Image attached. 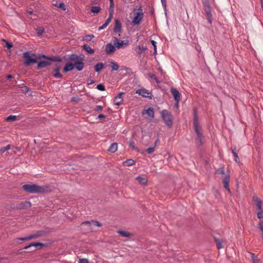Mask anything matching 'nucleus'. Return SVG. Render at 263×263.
<instances>
[{
    "instance_id": "7",
    "label": "nucleus",
    "mask_w": 263,
    "mask_h": 263,
    "mask_svg": "<svg viewBox=\"0 0 263 263\" xmlns=\"http://www.w3.org/2000/svg\"><path fill=\"white\" fill-rule=\"evenodd\" d=\"M114 40V44L115 46V47L120 49L122 48H125L128 45V42H124L123 41H120L116 37H113Z\"/></svg>"
},
{
    "instance_id": "48",
    "label": "nucleus",
    "mask_w": 263,
    "mask_h": 263,
    "mask_svg": "<svg viewBox=\"0 0 263 263\" xmlns=\"http://www.w3.org/2000/svg\"><path fill=\"white\" fill-rule=\"evenodd\" d=\"M21 88L22 89V91L25 93H26L27 92L29 91V88L26 86H24Z\"/></svg>"
},
{
    "instance_id": "10",
    "label": "nucleus",
    "mask_w": 263,
    "mask_h": 263,
    "mask_svg": "<svg viewBox=\"0 0 263 263\" xmlns=\"http://www.w3.org/2000/svg\"><path fill=\"white\" fill-rule=\"evenodd\" d=\"M171 92L174 97L175 102L177 104H178L180 100L181 94L176 88L173 87L171 88Z\"/></svg>"
},
{
    "instance_id": "20",
    "label": "nucleus",
    "mask_w": 263,
    "mask_h": 263,
    "mask_svg": "<svg viewBox=\"0 0 263 263\" xmlns=\"http://www.w3.org/2000/svg\"><path fill=\"white\" fill-rule=\"evenodd\" d=\"M253 199L256 202L257 210H261V209H262V200L257 197H254Z\"/></svg>"
},
{
    "instance_id": "11",
    "label": "nucleus",
    "mask_w": 263,
    "mask_h": 263,
    "mask_svg": "<svg viewBox=\"0 0 263 263\" xmlns=\"http://www.w3.org/2000/svg\"><path fill=\"white\" fill-rule=\"evenodd\" d=\"M61 66L59 64H55V67L52 72V76L55 78H62L63 76L59 72Z\"/></svg>"
},
{
    "instance_id": "23",
    "label": "nucleus",
    "mask_w": 263,
    "mask_h": 263,
    "mask_svg": "<svg viewBox=\"0 0 263 263\" xmlns=\"http://www.w3.org/2000/svg\"><path fill=\"white\" fill-rule=\"evenodd\" d=\"M83 49L90 54H92L94 53L95 51L92 49L90 46L87 44H85L83 46Z\"/></svg>"
},
{
    "instance_id": "32",
    "label": "nucleus",
    "mask_w": 263,
    "mask_h": 263,
    "mask_svg": "<svg viewBox=\"0 0 263 263\" xmlns=\"http://www.w3.org/2000/svg\"><path fill=\"white\" fill-rule=\"evenodd\" d=\"M214 239H215V242H216V246L218 249H220L223 248V247L222 246V240H221L219 238H214Z\"/></svg>"
},
{
    "instance_id": "53",
    "label": "nucleus",
    "mask_w": 263,
    "mask_h": 263,
    "mask_svg": "<svg viewBox=\"0 0 263 263\" xmlns=\"http://www.w3.org/2000/svg\"><path fill=\"white\" fill-rule=\"evenodd\" d=\"M102 109H103V107L102 106L98 105V106H97L96 107V108L94 109V110L96 111H99L102 110Z\"/></svg>"
},
{
    "instance_id": "27",
    "label": "nucleus",
    "mask_w": 263,
    "mask_h": 263,
    "mask_svg": "<svg viewBox=\"0 0 263 263\" xmlns=\"http://www.w3.org/2000/svg\"><path fill=\"white\" fill-rule=\"evenodd\" d=\"M110 63L112 71L117 70L118 69L119 66L117 62L111 61L110 62Z\"/></svg>"
},
{
    "instance_id": "54",
    "label": "nucleus",
    "mask_w": 263,
    "mask_h": 263,
    "mask_svg": "<svg viewBox=\"0 0 263 263\" xmlns=\"http://www.w3.org/2000/svg\"><path fill=\"white\" fill-rule=\"evenodd\" d=\"M93 37H94V35H86L85 36V40L86 41H90L91 39L93 38Z\"/></svg>"
},
{
    "instance_id": "17",
    "label": "nucleus",
    "mask_w": 263,
    "mask_h": 263,
    "mask_svg": "<svg viewBox=\"0 0 263 263\" xmlns=\"http://www.w3.org/2000/svg\"><path fill=\"white\" fill-rule=\"evenodd\" d=\"M124 93L123 92H120L114 99V103L115 105L120 106L123 102V99L122 95Z\"/></svg>"
},
{
    "instance_id": "16",
    "label": "nucleus",
    "mask_w": 263,
    "mask_h": 263,
    "mask_svg": "<svg viewBox=\"0 0 263 263\" xmlns=\"http://www.w3.org/2000/svg\"><path fill=\"white\" fill-rule=\"evenodd\" d=\"M147 49V48L146 46H144L138 45L136 47L135 50L136 51L137 55L140 58L142 57V53Z\"/></svg>"
},
{
    "instance_id": "21",
    "label": "nucleus",
    "mask_w": 263,
    "mask_h": 263,
    "mask_svg": "<svg viewBox=\"0 0 263 263\" xmlns=\"http://www.w3.org/2000/svg\"><path fill=\"white\" fill-rule=\"evenodd\" d=\"M118 150V144L117 143H112L109 146L108 151L112 153H114Z\"/></svg>"
},
{
    "instance_id": "4",
    "label": "nucleus",
    "mask_w": 263,
    "mask_h": 263,
    "mask_svg": "<svg viewBox=\"0 0 263 263\" xmlns=\"http://www.w3.org/2000/svg\"><path fill=\"white\" fill-rule=\"evenodd\" d=\"M161 117L165 125L171 128L173 126L172 116L167 110H163L161 112Z\"/></svg>"
},
{
    "instance_id": "61",
    "label": "nucleus",
    "mask_w": 263,
    "mask_h": 263,
    "mask_svg": "<svg viewBox=\"0 0 263 263\" xmlns=\"http://www.w3.org/2000/svg\"><path fill=\"white\" fill-rule=\"evenodd\" d=\"M17 239L20 240H22V241L28 240L27 236L25 237L18 238Z\"/></svg>"
},
{
    "instance_id": "8",
    "label": "nucleus",
    "mask_w": 263,
    "mask_h": 263,
    "mask_svg": "<svg viewBox=\"0 0 263 263\" xmlns=\"http://www.w3.org/2000/svg\"><path fill=\"white\" fill-rule=\"evenodd\" d=\"M136 93L143 97L152 99V93L145 88L139 89L136 90Z\"/></svg>"
},
{
    "instance_id": "56",
    "label": "nucleus",
    "mask_w": 263,
    "mask_h": 263,
    "mask_svg": "<svg viewBox=\"0 0 263 263\" xmlns=\"http://www.w3.org/2000/svg\"><path fill=\"white\" fill-rule=\"evenodd\" d=\"M27 240H31L32 239H34L35 238L33 234L27 236Z\"/></svg>"
},
{
    "instance_id": "22",
    "label": "nucleus",
    "mask_w": 263,
    "mask_h": 263,
    "mask_svg": "<svg viewBox=\"0 0 263 263\" xmlns=\"http://www.w3.org/2000/svg\"><path fill=\"white\" fill-rule=\"evenodd\" d=\"M104 67V64L102 63H98L95 66V71L96 72L100 71Z\"/></svg>"
},
{
    "instance_id": "41",
    "label": "nucleus",
    "mask_w": 263,
    "mask_h": 263,
    "mask_svg": "<svg viewBox=\"0 0 263 263\" xmlns=\"http://www.w3.org/2000/svg\"><path fill=\"white\" fill-rule=\"evenodd\" d=\"M257 217L259 219L263 218V210L261 209V210H257Z\"/></svg>"
},
{
    "instance_id": "15",
    "label": "nucleus",
    "mask_w": 263,
    "mask_h": 263,
    "mask_svg": "<svg viewBox=\"0 0 263 263\" xmlns=\"http://www.w3.org/2000/svg\"><path fill=\"white\" fill-rule=\"evenodd\" d=\"M105 51L107 54L113 53L116 51L115 46L111 43H108L105 46Z\"/></svg>"
},
{
    "instance_id": "26",
    "label": "nucleus",
    "mask_w": 263,
    "mask_h": 263,
    "mask_svg": "<svg viewBox=\"0 0 263 263\" xmlns=\"http://www.w3.org/2000/svg\"><path fill=\"white\" fill-rule=\"evenodd\" d=\"M232 149V153L233 154V156L235 158V160L236 162H239L238 156L237 154V151L236 148V147L231 148Z\"/></svg>"
},
{
    "instance_id": "60",
    "label": "nucleus",
    "mask_w": 263,
    "mask_h": 263,
    "mask_svg": "<svg viewBox=\"0 0 263 263\" xmlns=\"http://www.w3.org/2000/svg\"><path fill=\"white\" fill-rule=\"evenodd\" d=\"M105 118V116L103 114H100L98 116V118L99 119H101Z\"/></svg>"
},
{
    "instance_id": "19",
    "label": "nucleus",
    "mask_w": 263,
    "mask_h": 263,
    "mask_svg": "<svg viewBox=\"0 0 263 263\" xmlns=\"http://www.w3.org/2000/svg\"><path fill=\"white\" fill-rule=\"evenodd\" d=\"M50 65H51V63L50 61H48V60H47L46 61H41L38 63L36 69H40Z\"/></svg>"
},
{
    "instance_id": "5",
    "label": "nucleus",
    "mask_w": 263,
    "mask_h": 263,
    "mask_svg": "<svg viewBox=\"0 0 263 263\" xmlns=\"http://www.w3.org/2000/svg\"><path fill=\"white\" fill-rule=\"evenodd\" d=\"M24 58L26 61L24 63L25 65L28 66L31 64L36 63L37 62V59L35 54H32L31 56L29 52H26L24 53Z\"/></svg>"
},
{
    "instance_id": "52",
    "label": "nucleus",
    "mask_w": 263,
    "mask_h": 263,
    "mask_svg": "<svg viewBox=\"0 0 263 263\" xmlns=\"http://www.w3.org/2000/svg\"><path fill=\"white\" fill-rule=\"evenodd\" d=\"M9 149H10V145H8L2 148L1 151L3 152H5V151L9 150Z\"/></svg>"
},
{
    "instance_id": "44",
    "label": "nucleus",
    "mask_w": 263,
    "mask_h": 263,
    "mask_svg": "<svg viewBox=\"0 0 263 263\" xmlns=\"http://www.w3.org/2000/svg\"><path fill=\"white\" fill-rule=\"evenodd\" d=\"M3 41L6 42L5 46L8 48V49H10L13 46V44L11 42H9L5 40H3Z\"/></svg>"
},
{
    "instance_id": "12",
    "label": "nucleus",
    "mask_w": 263,
    "mask_h": 263,
    "mask_svg": "<svg viewBox=\"0 0 263 263\" xmlns=\"http://www.w3.org/2000/svg\"><path fill=\"white\" fill-rule=\"evenodd\" d=\"M114 32L115 33H120L122 32V24L119 20H115V26L113 29Z\"/></svg>"
},
{
    "instance_id": "18",
    "label": "nucleus",
    "mask_w": 263,
    "mask_h": 263,
    "mask_svg": "<svg viewBox=\"0 0 263 263\" xmlns=\"http://www.w3.org/2000/svg\"><path fill=\"white\" fill-rule=\"evenodd\" d=\"M142 115H147V117H151V119H153L154 118V108L152 107H149L147 109H144L142 112Z\"/></svg>"
},
{
    "instance_id": "42",
    "label": "nucleus",
    "mask_w": 263,
    "mask_h": 263,
    "mask_svg": "<svg viewBox=\"0 0 263 263\" xmlns=\"http://www.w3.org/2000/svg\"><path fill=\"white\" fill-rule=\"evenodd\" d=\"M109 16L107 18V20H106L105 23L108 26V24L110 23L111 19H112V15H113V13H109Z\"/></svg>"
},
{
    "instance_id": "29",
    "label": "nucleus",
    "mask_w": 263,
    "mask_h": 263,
    "mask_svg": "<svg viewBox=\"0 0 263 263\" xmlns=\"http://www.w3.org/2000/svg\"><path fill=\"white\" fill-rule=\"evenodd\" d=\"M118 233L122 236L125 237H129L130 236V233L127 231L119 230L118 231Z\"/></svg>"
},
{
    "instance_id": "35",
    "label": "nucleus",
    "mask_w": 263,
    "mask_h": 263,
    "mask_svg": "<svg viewBox=\"0 0 263 263\" xmlns=\"http://www.w3.org/2000/svg\"><path fill=\"white\" fill-rule=\"evenodd\" d=\"M45 244L43 243L39 242H31L30 243V246L31 247H37L40 246V247H42L44 246Z\"/></svg>"
},
{
    "instance_id": "38",
    "label": "nucleus",
    "mask_w": 263,
    "mask_h": 263,
    "mask_svg": "<svg viewBox=\"0 0 263 263\" xmlns=\"http://www.w3.org/2000/svg\"><path fill=\"white\" fill-rule=\"evenodd\" d=\"M161 2L162 3V6L164 8V10L165 12V14L167 15V9H166V0H161Z\"/></svg>"
},
{
    "instance_id": "3",
    "label": "nucleus",
    "mask_w": 263,
    "mask_h": 263,
    "mask_svg": "<svg viewBox=\"0 0 263 263\" xmlns=\"http://www.w3.org/2000/svg\"><path fill=\"white\" fill-rule=\"evenodd\" d=\"M22 188L25 191L29 193H40L45 191L43 186H39L35 184H24L22 186Z\"/></svg>"
},
{
    "instance_id": "24",
    "label": "nucleus",
    "mask_w": 263,
    "mask_h": 263,
    "mask_svg": "<svg viewBox=\"0 0 263 263\" xmlns=\"http://www.w3.org/2000/svg\"><path fill=\"white\" fill-rule=\"evenodd\" d=\"M136 179L138 180L141 184L142 185H145L147 183V179L145 178H142L141 176L137 177Z\"/></svg>"
},
{
    "instance_id": "62",
    "label": "nucleus",
    "mask_w": 263,
    "mask_h": 263,
    "mask_svg": "<svg viewBox=\"0 0 263 263\" xmlns=\"http://www.w3.org/2000/svg\"><path fill=\"white\" fill-rule=\"evenodd\" d=\"M159 138H158L156 140V141L155 142L153 147H155V148H156V146H157V145L158 143H159Z\"/></svg>"
},
{
    "instance_id": "25",
    "label": "nucleus",
    "mask_w": 263,
    "mask_h": 263,
    "mask_svg": "<svg viewBox=\"0 0 263 263\" xmlns=\"http://www.w3.org/2000/svg\"><path fill=\"white\" fill-rule=\"evenodd\" d=\"M205 11L206 14L208 21L210 24H211L212 22V17L211 13V9H208V10H205Z\"/></svg>"
},
{
    "instance_id": "30",
    "label": "nucleus",
    "mask_w": 263,
    "mask_h": 263,
    "mask_svg": "<svg viewBox=\"0 0 263 263\" xmlns=\"http://www.w3.org/2000/svg\"><path fill=\"white\" fill-rule=\"evenodd\" d=\"M135 163V161L132 159H127L123 162V164L126 166H132Z\"/></svg>"
},
{
    "instance_id": "64",
    "label": "nucleus",
    "mask_w": 263,
    "mask_h": 263,
    "mask_svg": "<svg viewBox=\"0 0 263 263\" xmlns=\"http://www.w3.org/2000/svg\"><path fill=\"white\" fill-rule=\"evenodd\" d=\"M78 97H73L71 98V101L72 102L76 101L78 100Z\"/></svg>"
},
{
    "instance_id": "34",
    "label": "nucleus",
    "mask_w": 263,
    "mask_h": 263,
    "mask_svg": "<svg viewBox=\"0 0 263 263\" xmlns=\"http://www.w3.org/2000/svg\"><path fill=\"white\" fill-rule=\"evenodd\" d=\"M101 11V8L99 6H92L91 8V12L93 13H98Z\"/></svg>"
},
{
    "instance_id": "28",
    "label": "nucleus",
    "mask_w": 263,
    "mask_h": 263,
    "mask_svg": "<svg viewBox=\"0 0 263 263\" xmlns=\"http://www.w3.org/2000/svg\"><path fill=\"white\" fill-rule=\"evenodd\" d=\"M46 234V232L44 231H38L33 234L35 238H37Z\"/></svg>"
},
{
    "instance_id": "49",
    "label": "nucleus",
    "mask_w": 263,
    "mask_h": 263,
    "mask_svg": "<svg viewBox=\"0 0 263 263\" xmlns=\"http://www.w3.org/2000/svg\"><path fill=\"white\" fill-rule=\"evenodd\" d=\"M129 146L130 147L132 148L133 149H137V148L136 147L135 145V143L133 141L131 140L129 141Z\"/></svg>"
},
{
    "instance_id": "57",
    "label": "nucleus",
    "mask_w": 263,
    "mask_h": 263,
    "mask_svg": "<svg viewBox=\"0 0 263 263\" xmlns=\"http://www.w3.org/2000/svg\"><path fill=\"white\" fill-rule=\"evenodd\" d=\"M151 43H152V44L154 46V48H157V46H156V44L157 43H156V42L155 41L151 40Z\"/></svg>"
},
{
    "instance_id": "14",
    "label": "nucleus",
    "mask_w": 263,
    "mask_h": 263,
    "mask_svg": "<svg viewBox=\"0 0 263 263\" xmlns=\"http://www.w3.org/2000/svg\"><path fill=\"white\" fill-rule=\"evenodd\" d=\"M31 203L29 201L21 202L18 203L16 206L17 209H27L31 207Z\"/></svg>"
},
{
    "instance_id": "40",
    "label": "nucleus",
    "mask_w": 263,
    "mask_h": 263,
    "mask_svg": "<svg viewBox=\"0 0 263 263\" xmlns=\"http://www.w3.org/2000/svg\"><path fill=\"white\" fill-rule=\"evenodd\" d=\"M202 4H203L204 10H208V9H210V5L209 1L203 3Z\"/></svg>"
},
{
    "instance_id": "50",
    "label": "nucleus",
    "mask_w": 263,
    "mask_h": 263,
    "mask_svg": "<svg viewBox=\"0 0 263 263\" xmlns=\"http://www.w3.org/2000/svg\"><path fill=\"white\" fill-rule=\"evenodd\" d=\"M82 225H87L89 227H90L91 225H92V220L91 221H83L82 223H81Z\"/></svg>"
},
{
    "instance_id": "2",
    "label": "nucleus",
    "mask_w": 263,
    "mask_h": 263,
    "mask_svg": "<svg viewBox=\"0 0 263 263\" xmlns=\"http://www.w3.org/2000/svg\"><path fill=\"white\" fill-rule=\"evenodd\" d=\"M193 116V126L196 134L195 141L197 146L200 147L205 143V140L204 136L202 133L201 127L198 122L197 112L195 109H194Z\"/></svg>"
},
{
    "instance_id": "63",
    "label": "nucleus",
    "mask_w": 263,
    "mask_h": 263,
    "mask_svg": "<svg viewBox=\"0 0 263 263\" xmlns=\"http://www.w3.org/2000/svg\"><path fill=\"white\" fill-rule=\"evenodd\" d=\"M253 263H259V260L254 257L252 258Z\"/></svg>"
},
{
    "instance_id": "1",
    "label": "nucleus",
    "mask_w": 263,
    "mask_h": 263,
    "mask_svg": "<svg viewBox=\"0 0 263 263\" xmlns=\"http://www.w3.org/2000/svg\"><path fill=\"white\" fill-rule=\"evenodd\" d=\"M68 60L72 63H67L64 67L63 71L67 72L76 68L77 70L80 71L83 70L84 67V57L78 56L77 54L72 53L69 55Z\"/></svg>"
},
{
    "instance_id": "45",
    "label": "nucleus",
    "mask_w": 263,
    "mask_h": 263,
    "mask_svg": "<svg viewBox=\"0 0 263 263\" xmlns=\"http://www.w3.org/2000/svg\"><path fill=\"white\" fill-rule=\"evenodd\" d=\"M155 150V147H149L147 149H146V152L149 154H152Z\"/></svg>"
},
{
    "instance_id": "47",
    "label": "nucleus",
    "mask_w": 263,
    "mask_h": 263,
    "mask_svg": "<svg viewBox=\"0 0 263 263\" xmlns=\"http://www.w3.org/2000/svg\"><path fill=\"white\" fill-rule=\"evenodd\" d=\"M92 224L99 227H101L102 226L100 222L96 220H92Z\"/></svg>"
},
{
    "instance_id": "59",
    "label": "nucleus",
    "mask_w": 263,
    "mask_h": 263,
    "mask_svg": "<svg viewBox=\"0 0 263 263\" xmlns=\"http://www.w3.org/2000/svg\"><path fill=\"white\" fill-rule=\"evenodd\" d=\"M87 82H88V84L90 85V84H93L95 82L93 80H92L91 79H88Z\"/></svg>"
},
{
    "instance_id": "9",
    "label": "nucleus",
    "mask_w": 263,
    "mask_h": 263,
    "mask_svg": "<svg viewBox=\"0 0 263 263\" xmlns=\"http://www.w3.org/2000/svg\"><path fill=\"white\" fill-rule=\"evenodd\" d=\"M230 177V175L229 174V171H228L227 174L222 178V183L223 184V186L229 192H230V189L229 187Z\"/></svg>"
},
{
    "instance_id": "37",
    "label": "nucleus",
    "mask_w": 263,
    "mask_h": 263,
    "mask_svg": "<svg viewBox=\"0 0 263 263\" xmlns=\"http://www.w3.org/2000/svg\"><path fill=\"white\" fill-rule=\"evenodd\" d=\"M54 5L55 6L57 7L58 8H59L62 9L63 10H66L65 5L63 3H61L59 4H54Z\"/></svg>"
},
{
    "instance_id": "6",
    "label": "nucleus",
    "mask_w": 263,
    "mask_h": 263,
    "mask_svg": "<svg viewBox=\"0 0 263 263\" xmlns=\"http://www.w3.org/2000/svg\"><path fill=\"white\" fill-rule=\"evenodd\" d=\"M140 11H138L135 13V15L131 22V24L133 26L138 25L140 24L143 18V13L141 9H139Z\"/></svg>"
},
{
    "instance_id": "33",
    "label": "nucleus",
    "mask_w": 263,
    "mask_h": 263,
    "mask_svg": "<svg viewBox=\"0 0 263 263\" xmlns=\"http://www.w3.org/2000/svg\"><path fill=\"white\" fill-rule=\"evenodd\" d=\"M45 29L43 27H40L36 29V32L38 36L42 35Z\"/></svg>"
},
{
    "instance_id": "46",
    "label": "nucleus",
    "mask_w": 263,
    "mask_h": 263,
    "mask_svg": "<svg viewBox=\"0 0 263 263\" xmlns=\"http://www.w3.org/2000/svg\"><path fill=\"white\" fill-rule=\"evenodd\" d=\"M217 174H221V175H224L225 174V172L223 170V167H220V168H219L217 171H216V172Z\"/></svg>"
},
{
    "instance_id": "43",
    "label": "nucleus",
    "mask_w": 263,
    "mask_h": 263,
    "mask_svg": "<svg viewBox=\"0 0 263 263\" xmlns=\"http://www.w3.org/2000/svg\"><path fill=\"white\" fill-rule=\"evenodd\" d=\"M98 90L101 91H104L105 89V87L103 84H99L96 87Z\"/></svg>"
},
{
    "instance_id": "58",
    "label": "nucleus",
    "mask_w": 263,
    "mask_h": 263,
    "mask_svg": "<svg viewBox=\"0 0 263 263\" xmlns=\"http://www.w3.org/2000/svg\"><path fill=\"white\" fill-rule=\"evenodd\" d=\"M263 227V220L260 221L257 225V228L259 229L260 227Z\"/></svg>"
},
{
    "instance_id": "55",
    "label": "nucleus",
    "mask_w": 263,
    "mask_h": 263,
    "mask_svg": "<svg viewBox=\"0 0 263 263\" xmlns=\"http://www.w3.org/2000/svg\"><path fill=\"white\" fill-rule=\"evenodd\" d=\"M107 26V25L105 23H104L102 26H101L99 28L98 30L99 31L103 30V29H105Z\"/></svg>"
},
{
    "instance_id": "13",
    "label": "nucleus",
    "mask_w": 263,
    "mask_h": 263,
    "mask_svg": "<svg viewBox=\"0 0 263 263\" xmlns=\"http://www.w3.org/2000/svg\"><path fill=\"white\" fill-rule=\"evenodd\" d=\"M42 58H44L46 60H48V61H50V62L53 61L60 62L62 61V59L58 56L48 57L46 55L42 54L38 57V59H41Z\"/></svg>"
},
{
    "instance_id": "51",
    "label": "nucleus",
    "mask_w": 263,
    "mask_h": 263,
    "mask_svg": "<svg viewBox=\"0 0 263 263\" xmlns=\"http://www.w3.org/2000/svg\"><path fill=\"white\" fill-rule=\"evenodd\" d=\"M79 263H89L88 260L86 258L80 259Z\"/></svg>"
},
{
    "instance_id": "36",
    "label": "nucleus",
    "mask_w": 263,
    "mask_h": 263,
    "mask_svg": "<svg viewBox=\"0 0 263 263\" xmlns=\"http://www.w3.org/2000/svg\"><path fill=\"white\" fill-rule=\"evenodd\" d=\"M114 3L113 0H109V13H114Z\"/></svg>"
},
{
    "instance_id": "31",
    "label": "nucleus",
    "mask_w": 263,
    "mask_h": 263,
    "mask_svg": "<svg viewBox=\"0 0 263 263\" xmlns=\"http://www.w3.org/2000/svg\"><path fill=\"white\" fill-rule=\"evenodd\" d=\"M18 118H19L18 116L10 115L6 118V121H7L8 122L13 121H15V120L18 119Z\"/></svg>"
},
{
    "instance_id": "39",
    "label": "nucleus",
    "mask_w": 263,
    "mask_h": 263,
    "mask_svg": "<svg viewBox=\"0 0 263 263\" xmlns=\"http://www.w3.org/2000/svg\"><path fill=\"white\" fill-rule=\"evenodd\" d=\"M148 76L149 78L154 79L157 83H159L160 81L158 80L155 75L152 73H149Z\"/></svg>"
}]
</instances>
